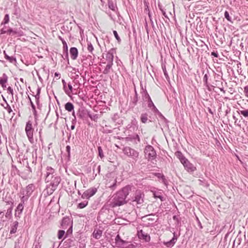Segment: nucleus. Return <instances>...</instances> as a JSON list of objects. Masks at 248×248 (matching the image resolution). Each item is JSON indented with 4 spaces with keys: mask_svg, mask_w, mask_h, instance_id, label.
<instances>
[{
    "mask_svg": "<svg viewBox=\"0 0 248 248\" xmlns=\"http://www.w3.org/2000/svg\"><path fill=\"white\" fill-rule=\"evenodd\" d=\"M130 190L131 187L129 186H127L117 191L112 197L111 206L112 207H115L126 203V198Z\"/></svg>",
    "mask_w": 248,
    "mask_h": 248,
    "instance_id": "nucleus-1",
    "label": "nucleus"
},
{
    "mask_svg": "<svg viewBox=\"0 0 248 248\" xmlns=\"http://www.w3.org/2000/svg\"><path fill=\"white\" fill-rule=\"evenodd\" d=\"M61 181V178L59 176H56L52 177L46 186V187L45 189L47 195L52 194L53 192L57 188V187Z\"/></svg>",
    "mask_w": 248,
    "mask_h": 248,
    "instance_id": "nucleus-2",
    "label": "nucleus"
},
{
    "mask_svg": "<svg viewBox=\"0 0 248 248\" xmlns=\"http://www.w3.org/2000/svg\"><path fill=\"white\" fill-rule=\"evenodd\" d=\"M145 157L149 160H154L156 156L155 150L153 146L150 145H147L144 149Z\"/></svg>",
    "mask_w": 248,
    "mask_h": 248,
    "instance_id": "nucleus-3",
    "label": "nucleus"
},
{
    "mask_svg": "<svg viewBox=\"0 0 248 248\" xmlns=\"http://www.w3.org/2000/svg\"><path fill=\"white\" fill-rule=\"evenodd\" d=\"M144 195L140 190H137L134 196L132 198V202L134 204H141L144 202Z\"/></svg>",
    "mask_w": 248,
    "mask_h": 248,
    "instance_id": "nucleus-4",
    "label": "nucleus"
},
{
    "mask_svg": "<svg viewBox=\"0 0 248 248\" xmlns=\"http://www.w3.org/2000/svg\"><path fill=\"white\" fill-rule=\"evenodd\" d=\"M33 128L32 125V122L31 121H28L26 124L25 132L27 136L31 143L33 142Z\"/></svg>",
    "mask_w": 248,
    "mask_h": 248,
    "instance_id": "nucleus-5",
    "label": "nucleus"
},
{
    "mask_svg": "<svg viewBox=\"0 0 248 248\" xmlns=\"http://www.w3.org/2000/svg\"><path fill=\"white\" fill-rule=\"evenodd\" d=\"M72 220L68 217H64L61 222V226L64 229H66L68 227L67 232L72 233Z\"/></svg>",
    "mask_w": 248,
    "mask_h": 248,
    "instance_id": "nucleus-6",
    "label": "nucleus"
},
{
    "mask_svg": "<svg viewBox=\"0 0 248 248\" xmlns=\"http://www.w3.org/2000/svg\"><path fill=\"white\" fill-rule=\"evenodd\" d=\"M57 176L55 170L51 167L47 166L46 169L45 174V182L48 183L52 179V177Z\"/></svg>",
    "mask_w": 248,
    "mask_h": 248,
    "instance_id": "nucleus-7",
    "label": "nucleus"
},
{
    "mask_svg": "<svg viewBox=\"0 0 248 248\" xmlns=\"http://www.w3.org/2000/svg\"><path fill=\"white\" fill-rule=\"evenodd\" d=\"M123 152L125 155L134 159H137L139 156V153L129 147H124L123 149Z\"/></svg>",
    "mask_w": 248,
    "mask_h": 248,
    "instance_id": "nucleus-8",
    "label": "nucleus"
},
{
    "mask_svg": "<svg viewBox=\"0 0 248 248\" xmlns=\"http://www.w3.org/2000/svg\"><path fill=\"white\" fill-rule=\"evenodd\" d=\"M97 192V189L95 187H92L86 190L82 195V199H89L90 197L94 195Z\"/></svg>",
    "mask_w": 248,
    "mask_h": 248,
    "instance_id": "nucleus-9",
    "label": "nucleus"
},
{
    "mask_svg": "<svg viewBox=\"0 0 248 248\" xmlns=\"http://www.w3.org/2000/svg\"><path fill=\"white\" fill-rule=\"evenodd\" d=\"M114 49H111L106 54V59L108 63L113 64Z\"/></svg>",
    "mask_w": 248,
    "mask_h": 248,
    "instance_id": "nucleus-10",
    "label": "nucleus"
},
{
    "mask_svg": "<svg viewBox=\"0 0 248 248\" xmlns=\"http://www.w3.org/2000/svg\"><path fill=\"white\" fill-rule=\"evenodd\" d=\"M182 163L188 171H194L196 170V168L186 158Z\"/></svg>",
    "mask_w": 248,
    "mask_h": 248,
    "instance_id": "nucleus-11",
    "label": "nucleus"
},
{
    "mask_svg": "<svg viewBox=\"0 0 248 248\" xmlns=\"http://www.w3.org/2000/svg\"><path fill=\"white\" fill-rule=\"evenodd\" d=\"M138 235L140 239H143L146 242H149L150 240V235L148 233L144 232L142 230L138 231Z\"/></svg>",
    "mask_w": 248,
    "mask_h": 248,
    "instance_id": "nucleus-12",
    "label": "nucleus"
},
{
    "mask_svg": "<svg viewBox=\"0 0 248 248\" xmlns=\"http://www.w3.org/2000/svg\"><path fill=\"white\" fill-rule=\"evenodd\" d=\"M24 208V204L23 203H19L15 210V216L16 217H20V216L22 213L23 209Z\"/></svg>",
    "mask_w": 248,
    "mask_h": 248,
    "instance_id": "nucleus-13",
    "label": "nucleus"
},
{
    "mask_svg": "<svg viewBox=\"0 0 248 248\" xmlns=\"http://www.w3.org/2000/svg\"><path fill=\"white\" fill-rule=\"evenodd\" d=\"M8 78V76L5 73H3L2 77H0V84L3 89L6 88V83L7 82Z\"/></svg>",
    "mask_w": 248,
    "mask_h": 248,
    "instance_id": "nucleus-14",
    "label": "nucleus"
},
{
    "mask_svg": "<svg viewBox=\"0 0 248 248\" xmlns=\"http://www.w3.org/2000/svg\"><path fill=\"white\" fill-rule=\"evenodd\" d=\"M34 188L35 186L33 184L29 185L26 187V188L25 191L26 196H27V197H30L31 195L32 192L34 191Z\"/></svg>",
    "mask_w": 248,
    "mask_h": 248,
    "instance_id": "nucleus-15",
    "label": "nucleus"
},
{
    "mask_svg": "<svg viewBox=\"0 0 248 248\" xmlns=\"http://www.w3.org/2000/svg\"><path fill=\"white\" fill-rule=\"evenodd\" d=\"M70 54L71 55V59L72 60L77 59L78 56V49L75 47H71L70 49Z\"/></svg>",
    "mask_w": 248,
    "mask_h": 248,
    "instance_id": "nucleus-16",
    "label": "nucleus"
},
{
    "mask_svg": "<svg viewBox=\"0 0 248 248\" xmlns=\"http://www.w3.org/2000/svg\"><path fill=\"white\" fill-rule=\"evenodd\" d=\"M177 239V237L175 235V233L174 232L173 238L170 241L164 243V244L167 247H172L175 244Z\"/></svg>",
    "mask_w": 248,
    "mask_h": 248,
    "instance_id": "nucleus-17",
    "label": "nucleus"
},
{
    "mask_svg": "<svg viewBox=\"0 0 248 248\" xmlns=\"http://www.w3.org/2000/svg\"><path fill=\"white\" fill-rule=\"evenodd\" d=\"M102 234V231L99 229H95L93 233V237L99 239L101 238Z\"/></svg>",
    "mask_w": 248,
    "mask_h": 248,
    "instance_id": "nucleus-18",
    "label": "nucleus"
},
{
    "mask_svg": "<svg viewBox=\"0 0 248 248\" xmlns=\"http://www.w3.org/2000/svg\"><path fill=\"white\" fill-rule=\"evenodd\" d=\"M115 240L116 244L119 246H124L125 243H126V242L125 241L122 240L121 238V237L119 234H118L116 236Z\"/></svg>",
    "mask_w": 248,
    "mask_h": 248,
    "instance_id": "nucleus-19",
    "label": "nucleus"
},
{
    "mask_svg": "<svg viewBox=\"0 0 248 248\" xmlns=\"http://www.w3.org/2000/svg\"><path fill=\"white\" fill-rule=\"evenodd\" d=\"M208 74H209V72H207V73H206L204 75V77L203 78V81L204 82V85L207 88L208 90L209 91H211L210 86L208 82V78H209Z\"/></svg>",
    "mask_w": 248,
    "mask_h": 248,
    "instance_id": "nucleus-20",
    "label": "nucleus"
},
{
    "mask_svg": "<svg viewBox=\"0 0 248 248\" xmlns=\"http://www.w3.org/2000/svg\"><path fill=\"white\" fill-rule=\"evenodd\" d=\"M18 225V222L17 221H16L14 222V224L12 226L11 229L10 231L11 234L15 233L16 232Z\"/></svg>",
    "mask_w": 248,
    "mask_h": 248,
    "instance_id": "nucleus-21",
    "label": "nucleus"
},
{
    "mask_svg": "<svg viewBox=\"0 0 248 248\" xmlns=\"http://www.w3.org/2000/svg\"><path fill=\"white\" fill-rule=\"evenodd\" d=\"M148 101V107L150 108H153L152 109L154 111H158V109L156 108L154 104L153 103V101L151 100V98L148 99L147 100Z\"/></svg>",
    "mask_w": 248,
    "mask_h": 248,
    "instance_id": "nucleus-22",
    "label": "nucleus"
},
{
    "mask_svg": "<svg viewBox=\"0 0 248 248\" xmlns=\"http://www.w3.org/2000/svg\"><path fill=\"white\" fill-rule=\"evenodd\" d=\"M64 107L65 109L69 112L73 110L74 108L73 104L71 102H67L66 103Z\"/></svg>",
    "mask_w": 248,
    "mask_h": 248,
    "instance_id": "nucleus-23",
    "label": "nucleus"
},
{
    "mask_svg": "<svg viewBox=\"0 0 248 248\" xmlns=\"http://www.w3.org/2000/svg\"><path fill=\"white\" fill-rule=\"evenodd\" d=\"M148 115L147 113H142L141 114L140 117L141 122L143 124L146 123L148 120Z\"/></svg>",
    "mask_w": 248,
    "mask_h": 248,
    "instance_id": "nucleus-24",
    "label": "nucleus"
},
{
    "mask_svg": "<svg viewBox=\"0 0 248 248\" xmlns=\"http://www.w3.org/2000/svg\"><path fill=\"white\" fill-rule=\"evenodd\" d=\"M113 64L108 63L105 69L103 71V73L105 75L108 74L109 73L110 70L111 69Z\"/></svg>",
    "mask_w": 248,
    "mask_h": 248,
    "instance_id": "nucleus-25",
    "label": "nucleus"
},
{
    "mask_svg": "<svg viewBox=\"0 0 248 248\" xmlns=\"http://www.w3.org/2000/svg\"><path fill=\"white\" fill-rule=\"evenodd\" d=\"M175 154L181 163H182L186 159V158L183 155L182 153L180 151L176 152Z\"/></svg>",
    "mask_w": 248,
    "mask_h": 248,
    "instance_id": "nucleus-26",
    "label": "nucleus"
},
{
    "mask_svg": "<svg viewBox=\"0 0 248 248\" xmlns=\"http://www.w3.org/2000/svg\"><path fill=\"white\" fill-rule=\"evenodd\" d=\"M108 6L110 9L113 11H115L116 5L111 0H108Z\"/></svg>",
    "mask_w": 248,
    "mask_h": 248,
    "instance_id": "nucleus-27",
    "label": "nucleus"
},
{
    "mask_svg": "<svg viewBox=\"0 0 248 248\" xmlns=\"http://www.w3.org/2000/svg\"><path fill=\"white\" fill-rule=\"evenodd\" d=\"M88 116L90 117V118L95 122H96L98 118V115L97 114H92L89 112H88Z\"/></svg>",
    "mask_w": 248,
    "mask_h": 248,
    "instance_id": "nucleus-28",
    "label": "nucleus"
},
{
    "mask_svg": "<svg viewBox=\"0 0 248 248\" xmlns=\"http://www.w3.org/2000/svg\"><path fill=\"white\" fill-rule=\"evenodd\" d=\"M237 112L239 114L242 115L245 117H248V109H243L239 110Z\"/></svg>",
    "mask_w": 248,
    "mask_h": 248,
    "instance_id": "nucleus-29",
    "label": "nucleus"
},
{
    "mask_svg": "<svg viewBox=\"0 0 248 248\" xmlns=\"http://www.w3.org/2000/svg\"><path fill=\"white\" fill-rule=\"evenodd\" d=\"M28 98H29V99L30 100V102L31 103V107L32 111H33V115H34L35 117H36L37 116V111H36V109H35V105H34V104L32 102V101H31V98L30 97V96H28Z\"/></svg>",
    "mask_w": 248,
    "mask_h": 248,
    "instance_id": "nucleus-30",
    "label": "nucleus"
},
{
    "mask_svg": "<svg viewBox=\"0 0 248 248\" xmlns=\"http://www.w3.org/2000/svg\"><path fill=\"white\" fill-rule=\"evenodd\" d=\"M88 203V202L87 201H85L83 202L79 203L78 205V208L79 209H82L85 207Z\"/></svg>",
    "mask_w": 248,
    "mask_h": 248,
    "instance_id": "nucleus-31",
    "label": "nucleus"
},
{
    "mask_svg": "<svg viewBox=\"0 0 248 248\" xmlns=\"http://www.w3.org/2000/svg\"><path fill=\"white\" fill-rule=\"evenodd\" d=\"M12 210H13V208L12 207L9 208L7 210V212L5 214V217H6L7 218H11L12 216Z\"/></svg>",
    "mask_w": 248,
    "mask_h": 248,
    "instance_id": "nucleus-32",
    "label": "nucleus"
},
{
    "mask_svg": "<svg viewBox=\"0 0 248 248\" xmlns=\"http://www.w3.org/2000/svg\"><path fill=\"white\" fill-rule=\"evenodd\" d=\"M142 92H141L142 96L145 100H148V99H150L151 97H150L149 94L148 93L146 90H144L142 88Z\"/></svg>",
    "mask_w": 248,
    "mask_h": 248,
    "instance_id": "nucleus-33",
    "label": "nucleus"
},
{
    "mask_svg": "<svg viewBox=\"0 0 248 248\" xmlns=\"http://www.w3.org/2000/svg\"><path fill=\"white\" fill-rule=\"evenodd\" d=\"M68 90H67L66 89H65V92L67 95H70L72 93L73 87L70 83L68 84Z\"/></svg>",
    "mask_w": 248,
    "mask_h": 248,
    "instance_id": "nucleus-34",
    "label": "nucleus"
},
{
    "mask_svg": "<svg viewBox=\"0 0 248 248\" xmlns=\"http://www.w3.org/2000/svg\"><path fill=\"white\" fill-rule=\"evenodd\" d=\"M9 22V15L6 14L4 17L3 21L1 22V25H5L7 24Z\"/></svg>",
    "mask_w": 248,
    "mask_h": 248,
    "instance_id": "nucleus-35",
    "label": "nucleus"
},
{
    "mask_svg": "<svg viewBox=\"0 0 248 248\" xmlns=\"http://www.w3.org/2000/svg\"><path fill=\"white\" fill-rule=\"evenodd\" d=\"M135 97L133 98V100L132 101V104H133L134 106H136L138 101V93H137V91L136 89H135Z\"/></svg>",
    "mask_w": 248,
    "mask_h": 248,
    "instance_id": "nucleus-36",
    "label": "nucleus"
},
{
    "mask_svg": "<svg viewBox=\"0 0 248 248\" xmlns=\"http://www.w3.org/2000/svg\"><path fill=\"white\" fill-rule=\"evenodd\" d=\"M133 139H137L138 141H139V142L140 141V138L139 136L138 135H136L134 136H132V137H127L126 138V140L127 141H131L132 140H133Z\"/></svg>",
    "mask_w": 248,
    "mask_h": 248,
    "instance_id": "nucleus-37",
    "label": "nucleus"
},
{
    "mask_svg": "<svg viewBox=\"0 0 248 248\" xmlns=\"http://www.w3.org/2000/svg\"><path fill=\"white\" fill-rule=\"evenodd\" d=\"M87 49L91 53H92L93 51V47L91 42H88Z\"/></svg>",
    "mask_w": 248,
    "mask_h": 248,
    "instance_id": "nucleus-38",
    "label": "nucleus"
},
{
    "mask_svg": "<svg viewBox=\"0 0 248 248\" xmlns=\"http://www.w3.org/2000/svg\"><path fill=\"white\" fill-rule=\"evenodd\" d=\"M224 16L226 18V19L231 22H232V18L229 15V14L228 13V11H226L224 13Z\"/></svg>",
    "mask_w": 248,
    "mask_h": 248,
    "instance_id": "nucleus-39",
    "label": "nucleus"
},
{
    "mask_svg": "<svg viewBox=\"0 0 248 248\" xmlns=\"http://www.w3.org/2000/svg\"><path fill=\"white\" fill-rule=\"evenodd\" d=\"M65 234L64 230H60L58 232V237L59 239H62Z\"/></svg>",
    "mask_w": 248,
    "mask_h": 248,
    "instance_id": "nucleus-40",
    "label": "nucleus"
},
{
    "mask_svg": "<svg viewBox=\"0 0 248 248\" xmlns=\"http://www.w3.org/2000/svg\"><path fill=\"white\" fill-rule=\"evenodd\" d=\"M98 154H99V156L101 158H103L104 157V154H103V150H102V148H101V146L98 147Z\"/></svg>",
    "mask_w": 248,
    "mask_h": 248,
    "instance_id": "nucleus-41",
    "label": "nucleus"
},
{
    "mask_svg": "<svg viewBox=\"0 0 248 248\" xmlns=\"http://www.w3.org/2000/svg\"><path fill=\"white\" fill-rule=\"evenodd\" d=\"M154 197L155 198H157L160 199L161 201H164V197L163 196L160 195L159 193L155 192L154 194Z\"/></svg>",
    "mask_w": 248,
    "mask_h": 248,
    "instance_id": "nucleus-42",
    "label": "nucleus"
},
{
    "mask_svg": "<svg viewBox=\"0 0 248 248\" xmlns=\"http://www.w3.org/2000/svg\"><path fill=\"white\" fill-rule=\"evenodd\" d=\"M24 194H25V193H24ZM28 197H27L26 195L23 196L21 198V202L20 203H23V204H24L25 202L27 201Z\"/></svg>",
    "mask_w": 248,
    "mask_h": 248,
    "instance_id": "nucleus-43",
    "label": "nucleus"
},
{
    "mask_svg": "<svg viewBox=\"0 0 248 248\" xmlns=\"http://www.w3.org/2000/svg\"><path fill=\"white\" fill-rule=\"evenodd\" d=\"M113 32L116 40L118 41V42H120L121 40L120 37L119 36L117 32L116 31H113Z\"/></svg>",
    "mask_w": 248,
    "mask_h": 248,
    "instance_id": "nucleus-44",
    "label": "nucleus"
},
{
    "mask_svg": "<svg viewBox=\"0 0 248 248\" xmlns=\"http://www.w3.org/2000/svg\"><path fill=\"white\" fill-rule=\"evenodd\" d=\"M162 69H163V73L164 74V75L166 77V78L167 79L169 78V75L168 74V73L167 72V70H166V66L165 65L164 66H162Z\"/></svg>",
    "mask_w": 248,
    "mask_h": 248,
    "instance_id": "nucleus-45",
    "label": "nucleus"
},
{
    "mask_svg": "<svg viewBox=\"0 0 248 248\" xmlns=\"http://www.w3.org/2000/svg\"><path fill=\"white\" fill-rule=\"evenodd\" d=\"M8 33L9 34H12V35L16 34L17 33V31L13 30L12 29H10L7 30Z\"/></svg>",
    "mask_w": 248,
    "mask_h": 248,
    "instance_id": "nucleus-46",
    "label": "nucleus"
},
{
    "mask_svg": "<svg viewBox=\"0 0 248 248\" xmlns=\"http://www.w3.org/2000/svg\"><path fill=\"white\" fill-rule=\"evenodd\" d=\"M8 61L11 63H15L16 62V58L13 56H10Z\"/></svg>",
    "mask_w": 248,
    "mask_h": 248,
    "instance_id": "nucleus-47",
    "label": "nucleus"
},
{
    "mask_svg": "<svg viewBox=\"0 0 248 248\" xmlns=\"http://www.w3.org/2000/svg\"><path fill=\"white\" fill-rule=\"evenodd\" d=\"M161 179L162 180V183L165 185L167 186L168 182H167V181L166 179L165 178V177L164 176V175H161Z\"/></svg>",
    "mask_w": 248,
    "mask_h": 248,
    "instance_id": "nucleus-48",
    "label": "nucleus"
},
{
    "mask_svg": "<svg viewBox=\"0 0 248 248\" xmlns=\"http://www.w3.org/2000/svg\"><path fill=\"white\" fill-rule=\"evenodd\" d=\"M125 244H126V246L124 247V248H135V246L132 244H128L126 242Z\"/></svg>",
    "mask_w": 248,
    "mask_h": 248,
    "instance_id": "nucleus-49",
    "label": "nucleus"
},
{
    "mask_svg": "<svg viewBox=\"0 0 248 248\" xmlns=\"http://www.w3.org/2000/svg\"><path fill=\"white\" fill-rule=\"evenodd\" d=\"M5 108L7 109L9 113H10L12 111V109L11 107L7 103H6V107H5Z\"/></svg>",
    "mask_w": 248,
    "mask_h": 248,
    "instance_id": "nucleus-50",
    "label": "nucleus"
},
{
    "mask_svg": "<svg viewBox=\"0 0 248 248\" xmlns=\"http://www.w3.org/2000/svg\"><path fill=\"white\" fill-rule=\"evenodd\" d=\"M76 117H75V119H73L72 121V125L71 126V130H73L75 128V124L76 123Z\"/></svg>",
    "mask_w": 248,
    "mask_h": 248,
    "instance_id": "nucleus-51",
    "label": "nucleus"
},
{
    "mask_svg": "<svg viewBox=\"0 0 248 248\" xmlns=\"http://www.w3.org/2000/svg\"><path fill=\"white\" fill-rule=\"evenodd\" d=\"M63 52L68 51V46L66 42H63Z\"/></svg>",
    "mask_w": 248,
    "mask_h": 248,
    "instance_id": "nucleus-52",
    "label": "nucleus"
},
{
    "mask_svg": "<svg viewBox=\"0 0 248 248\" xmlns=\"http://www.w3.org/2000/svg\"><path fill=\"white\" fill-rule=\"evenodd\" d=\"M244 92L246 96L248 98V86H246L244 87Z\"/></svg>",
    "mask_w": 248,
    "mask_h": 248,
    "instance_id": "nucleus-53",
    "label": "nucleus"
},
{
    "mask_svg": "<svg viewBox=\"0 0 248 248\" xmlns=\"http://www.w3.org/2000/svg\"><path fill=\"white\" fill-rule=\"evenodd\" d=\"M116 182H117V181H116V179H115L114 180V183H113V185L109 186V187L111 188L112 189H114L116 186Z\"/></svg>",
    "mask_w": 248,
    "mask_h": 248,
    "instance_id": "nucleus-54",
    "label": "nucleus"
},
{
    "mask_svg": "<svg viewBox=\"0 0 248 248\" xmlns=\"http://www.w3.org/2000/svg\"><path fill=\"white\" fill-rule=\"evenodd\" d=\"M66 151L68 154V156L70 157V146L69 145H67L66 147Z\"/></svg>",
    "mask_w": 248,
    "mask_h": 248,
    "instance_id": "nucleus-55",
    "label": "nucleus"
},
{
    "mask_svg": "<svg viewBox=\"0 0 248 248\" xmlns=\"http://www.w3.org/2000/svg\"><path fill=\"white\" fill-rule=\"evenodd\" d=\"M7 92L11 94L12 96L13 95V90L11 87H9L7 88Z\"/></svg>",
    "mask_w": 248,
    "mask_h": 248,
    "instance_id": "nucleus-56",
    "label": "nucleus"
},
{
    "mask_svg": "<svg viewBox=\"0 0 248 248\" xmlns=\"http://www.w3.org/2000/svg\"><path fill=\"white\" fill-rule=\"evenodd\" d=\"M63 55H64V57L63 56H62V57H63V58L64 59H67V60H69L68 51L63 52Z\"/></svg>",
    "mask_w": 248,
    "mask_h": 248,
    "instance_id": "nucleus-57",
    "label": "nucleus"
},
{
    "mask_svg": "<svg viewBox=\"0 0 248 248\" xmlns=\"http://www.w3.org/2000/svg\"><path fill=\"white\" fill-rule=\"evenodd\" d=\"M36 100V103L38 105L39 102L40 95L36 94L34 95Z\"/></svg>",
    "mask_w": 248,
    "mask_h": 248,
    "instance_id": "nucleus-58",
    "label": "nucleus"
},
{
    "mask_svg": "<svg viewBox=\"0 0 248 248\" xmlns=\"http://www.w3.org/2000/svg\"><path fill=\"white\" fill-rule=\"evenodd\" d=\"M211 55L213 56L216 58H217L218 57V54L217 52L213 51L211 53Z\"/></svg>",
    "mask_w": 248,
    "mask_h": 248,
    "instance_id": "nucleus-59",
    "label": "nucleus"
},
{
    "mask_svg": "<svg viewBox=\"0 0 248 248\" xmlns=\"http://www.w3.org/2000/svg\"><path fill=\"white\" fill-rule=\"evenodd\" d=\"M6 33H8L7 30H6L5 29V28H2V29H1V30H0V34H5Z\"/></svg>",
    "mask_w": 248,
    "mask_h": 248,
    "instance_id": "nucleus-60",
    "label": "nucleus"
},
{
    "mask_svg": "<svg viewBox=\"0 0 248 248\" xmlns=\"http://www.w3.org/2000/svg\"><path fill=\"white\" fill-rule=\"evenodd\" d=\"M62 83L63 86V89L65 91V89H66V83L64 79L62 80Z\"/></svg>",
    "mask_w": 248,
    "mask_h": 248,
    "instance_id": "nucleus-61",
    "label": "nucleus"
},
{
    "mask_svg": "<svg viewBox=\"0 0 248 248\" xmlns=\"http://www.w3.org/2000/svg\"><path fill=\"white\" fill-rule=\"evenodd\" d=\"M78 117H79L80 118H83V117H84V114H83V112H81L79 113V114L78 115Z\"/></svg>",
    "mask_w": 248,
    "mask_h": 248,
    "instance_id": "nucleus-62",
    "label": "nucleus"
},
{
    "mask_svg": "<svg viewBox=\"0 0 248 248\" xmlns=\"http://www.w3.org/2000/svg\"><path fill=\"white\" fill-rule=\"evenodd\" d=\"M100 170H101V166L100 165H99V166H97V173H100Z\"/></svg>",
    "mask_w": 248,
    "mask_h": 248,
    "instance_id": "nucleus-63",
    "label": "nucleus"
},
{
    "mask_svg": "<svg viewBox=\"0 0 248 248\" xmlns=\"http://www.w3.org/2000/svg\"><path fill=\"white\" fill-rule=\"evenodd\" d=\"M20 248V247L19 246V244L16 242L14 248Z\"/></svg>",
    "mask_w": 248,
    "mask_h": 248,
    "instance_id": "nucleus-64",
    "label": "nucleus"
}]
</instances>
